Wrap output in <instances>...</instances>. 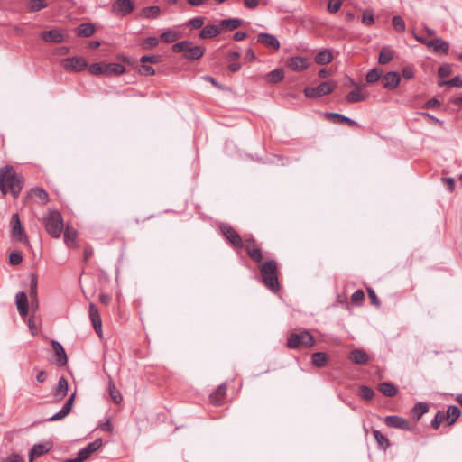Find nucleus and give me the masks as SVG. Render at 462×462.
Segmentation results:
<instances>
[{
    "instance_id": "nucleus-1",
    "label": "nucleus",
    "mask_w": 462,
    "mask_h": 462,
    "mask_svg": "<svg viewBox=\"0 0 462 462\" xmlns=\"http://www.w3.org/2000/svg\"><path fill=\"white\" fill-rule=\"evenodd\" d=\"M23 177L16 173L13 166L0 168V191L3 195L10 192L13 197L17 198L23 189Z\"/></svg>"
},
{
    "instance_id": "nucleus-2",
    "label": "nucleus",
    "mask_w": 462,
    "mask_h": 462,
    "mask_svg": "<svg viewBox=\"0 0 462 462\" xmlns=\"http://www.w3.org/2000/svg\"><path fill=\"white\" fill-rule=\"evenodd\" d=\"M259 269L262 281L266 288L273 292H277L280 289L277 263L274 260H268L263 263Z\"/></svg>"
},
{
    "instance_id": "nucleus-3",
    "label": "nucleus",
    "mask_w": 462,
    "mask_h": 462,
    "mask_svg": "<svg viewBox=\"0 0 462 462\" xmlns=\"http://www.w3.org/2000/svg\"><path fill=\"white\" fill-rule=\"evenodd\" d=\"M46 232L53 238H59L64 229L63 218L60 211L48 209L42 217Z\"/></svg>"
},
{
    "instance_id": "nucleus-4",
    "label": "nucleus",
    "mask_w": 462,
    "mask_h": 462,
    "mask_svg": "<svg viewBox=\"0 0 462 462\" xmlns=\"http://www.w3.org/2000/svg\"><path fill=\"white\" fill-rule=\"evenodd\" d=\"M314 344L313 336L306 329L291 333L287 340V346L291 349L311 347Z\"/></svg>"
},
{
    "instance_id": "nucleus-5",
    "label": "nucleus",
    "mask_w": 462,
    "mask_h": 462,
    "mask_svg": "<svg viewBox=\"0 0 462 462\" xmlns=\"http://www.w3.org/2000/svg\"><path fill=\"white\" fill-rule=\"evenodd\" d=\"M172 51L177 53L184 52V57L188 60H198L205 53L204 47L193 45L188 41H182L173 44Z\"/></svg>"
},
{
    "instance_id": "nucleus-6",
    "label": "nucleus",
    "mask_w": 462,
    "mask_h": 462,
    "mask_svg": "<svg viewBox=\"0 0 462 462\" xmlns=\"http://www.w3.org/2000/svg\"><path fill=\"white\" fill-rule=\"evenodd\" d=\"M337 85L333 81H325L317 87H307L304 89V95L307 97H319L328 95L334 91Z\"/></svg>"
},
{
    "instance_id": "nucleus-7",
    "label": "nucleus",
    "mask_w": 462,
    "mask_h": 462,
    "mask_svg": "<svg viewBox=\"0 0 462 462\" xmlns=\"http://www.w3.org/2000/svg\"><path fill=\"white\" fill-rule=\"evenodd\" d=\"M61 66L67 71L80 72L88 68V62L84 58L76 56L63 59Z\"/></svg>"
},
{
    "instance_id": "nucleus-8",
    "label": "nucleus",
    "mask_w": 462,
    "mask_h": 462,
    "mask_svg": "<svg viewBox=\"0 0 462 462\" xmlns=\"http://www.w3.org/2000/svg\"><path fill=\"white\" fill-rule=\"evenodd\" d=\"M11 225H12V230H11V236L14 239L23 242L28 244V237L25 234L24 228L22 226V223L20 221V217L18 214H14L11 217Z\"/></svg>"
},
{
    "instance_id": "nucleus-9",
    "label": "nucleus",
    "mask_w": 462,
    "mask_h": 462,
    "mask_svg": "<svg viewBox=\"0 0 462 462\" xmlns=\"http://www.w3.org/2000/svg\"><path fill=\"white\" fill-rule=\"evenodd\" d=\"M26 199L41 206H45L50 200L48 192L40 187L32 188L27 193Z\"/></svg>"
},
{
    "instance_id": "nucleus-10",
    "label": "nucleus",
    "mask_w": 462,
    "mask_h": 462,
    "mask_svg": "<svg viewBox=\"0 0 462 462\" xmlns=\"http://www.w3.org/2000/svg\"><path fill=\"white\" fill-rule=\"evenodd\" d=\"M222 235L235 246L243 248L244 242L239 234L229 225L220 226Z\"/></svg>"
},
{
    "instance_id": "nucleus-11",
    "label": "nucleus",
    "mask_w": 462,
    "mask_h": 462,
    "mask_svg": "<svg viewBox=\"0 0 462 462\" xmlns=\"http://www.w3.org/2000/svg\"><path fill=\"white\" fill-rule=\"evenodd\" d=\"M243 247H245L247 254L253 261H254L258 263H262V261H263L262 251L257 246L254 239H253V238L245 239L244 242Z\"/></svg>"
},
{
    "instance_id": "nucleus-12",
    "label": "nucleus",
    "mask_w": 462,
    "mask_h": 462,
    "mask_svg": "<svg viewBox=\"0 0 462 462\" xmlns=\"http://www.w3.org/2000/svg\"><path fill=\"white\" fill-rule=\"evenodd\" d=\"M384 423L387 427H390V428H395V429H401V430H411L410 422L406 419L397 416V415L386 416L384 418Z\"/></svg>"
},
{
    "instance_id": "nucleus-13",
    "label": "nucleus",
    "mask_w": 462,
    "mask_h": 462,
    "mask_svg": "<svg viewBox=\"0 0 462 462\" xmlns=\"http://www.w3.org/2000/svg\"><path fill=\"white\" fill-rule=\"evenodd\" d=\"M286 65L294 71H301L309 68L310 60L301 56H293L287 60Z\"/></svg>"
},
{
    "instance_id": "nucleus-14",
    "label": "nucleus",
    "mask_w": 462,
    "mask_h": 462,
    "mask_svg": "<svg viewBox=\"0 0 462 462\" xmlns=\"http://www.w3.org/2000/svg\"><path fill=\"white\" fill-rule=\"evenodd\" d=\"M51 344L52 346V349L54 351L56 357L55 364L59 366L66 365L68 363V356L62 345L60 342L53 339L51 340Z\"/></svg>"
},
{
    "instance_id": "nucleus-15",
    "label": "nucleus",
    "mask_w": 462,
    "mask_h": 462,
    "mask_svg": "<svg viewBox=\"0 0 462 462\" xmlns=\"http://www.w3.org/2000/svg\"><path fill=\"white\" fill-rule=\"evenodd\" d=\"M41 39L47 42L60 43L64 42L65 34L61 30L52 29L41 32Z\"/></svg>"
},
{
    "instance_id": "nucleus-16",
    "label": "nucleus",
    "mask_w": 462,
    "mask_h": 462,
    "mask_svg": "<svg viewBox=\"0 0 462 462\" xmlns=\"http://www.w3.org/2000/svg\"><path fill=\"white\" fill-rule=\"evenodd\" d=\"M401 81V77L398 72L395 71H390L387 72L385 75L382 78V85L383 88L392 90L396 88Z\"/></svg>"
},
{
    "instance_id": "nucleus-17",
    "label": "nucleus",
    "mask_w": 462,
    "mask_h": 462,
    "mask_svg": "<svg viewBox=\"0 0 462 462\" xmlns=\"http://www.w3.org/2000/svg\"><path fill=\"white\" fill-rule=\"evenodd\" d=\"M75 397H76V393H73L69 396V398L67 400V402L64 404V406L62 407V409L59 412H57V413L53 414L51 417H50L49 420L50 421L60 420L64 419L66 416H68V414L72 410Z\"/></svg>"
},
{
    "instance_id": "nucleus-18",
    "label": "nucleus",
    "mask_w": 462,
    "mask_h": 462,
    "mask_svg": "<svg viewBox=\"0 0 462 462\" xmlns=\"http://www.w3.org/2000/svg\"><path fill=\"white\" fill-rule=\"evenodd\" d=\"M89 318L97 334L102 335V321L98 310L94 303L89 304Z\"/></svg>"
},
{
    "instance_id": "nucleus-19",
    "label": "nucleus",
    "mask_w": 462,
    "mask_h": 462,
    "mask_svg": "<svg viewBox=\"0 0 462 462\" xmlns=\"http://www.w3.org/2000/svg\"><path fill=\"white\" fill-rule=\"evenodd\" d=\"M227 386L226 383L220 384L209 396L210 402L216 405L219 406L225 402L226 396Z\"/></svg>"
},
{
    "instance_id": "nucleus-20",
    "label": "nucleus",
    "mask_w": 462,
    "mask_h": 462,
    "mask_svg": "<svg viewBox=\"0 0 462 462\" xmlns=\"http://www.w3.org/2000/svg\"><path fill=\"white\" fill-rule=\"evenodd\" d=\"M325 117L334 124L346 123L350 126H359L358 123L353 119L338 113L328 112L325 114Z\"/></svg>"
},
{
    "instance_id": "nucleus-21",
    "label": "nucleus",
    "mask_w": 462,
    "mask_h": 462,
    "mask_svg": "<svg viewBox=\"0 0 462 462\" xmlns=\"http://www.w3.org/2000/svg\"><path fill=\"white\" fill-rule=\"evenodd\" d=\"M427 47L431 49L434 52L447 53L449 49L448 42L442 40L439 37H435L427 42Z\"/></svg>"
},
{
    "instance_id": "nucleus-22",
    "label": "nucleus",
    "mask_w": 462,
    "mask_h": 462,
    "mask_svg": "<svg viewBox=\"0 0 462 462\" xmlns=\"http://www.w3.org/2000/svg\"><path fill=\"white\" fill-rule=\"evenodd\" d=\"M15 303H16L19 314L22 317H26L28 315V311H29L28 298H27V295L23 291H20L16 294Z\"/></svg>"
},
{
    "instance_id": "nucleus-23",
    "label": "nucleus",
    "mask_w": 462,
    "mask_h": 462,
    "mask_svg": "<svg viewBox=\"0 0 462 462\" xmlns=\"http://www.w3.org/2000/svg\"><path fill=\"white\" fill-rule=\"evenodd\" d=\"M257 42L274 50H278L280 48L279 41L273 34L261 32L258 34Z\"/></svg>"
},
{
    "instance_id": "nucleus-24",
    "label": "nucleus",
    "mask_w": 462,
    "mask_h": 462,
    "mask_svg": "<svg viewBox=\"0 0 462 462\" xmlns=\"http://www.w3.org/2000/svg\"><path fill=\"white\" fill-rule=\"evenodd\" d=\"M114 11L122 15L129 14L134 10V4L131 0H117L113 5Z\"/></svg>"
},
{
    "instance_id": "nucleus-25",
    "label": "nucleus",
    "mask_w": 462,
    "mask_h": 462,
    "mask_svg": "<svg viewBox=\"0 0 462 462\" xmlns=\"http://www.w3.org/2000/svg\"><path fill=\"white\" fill-rule=\"evenodd\" d=\"M68 381L65 377H60L59 379L58 384L54 387L52 391L53 396L57 401L62 400L68 393Z\"/></svg>"
},
{
    "instance_id": "nucleus-26",
    "label": "nucleus",
    "mask_w": 462,
    "mask_h": 462,
    "mask_svg": "<svg viewBox=\"0 0 462 462\" xmlns=\"http://www.w3.org/2000/svg\"><path fill=\"white\" fill-rule=\"evenodd\" d=\"M350 359L356 365H366L370 358L366 352L361 349H355L350 353Z\"/></svg>"
},
{
    "instance_id": "nucleus-27",
    "label": "nucleus",
    "mask_w": 462,
    "mask_h": 462,
    "mask_svg": "<svg viewBox=\"0 0 462 462\" xmlns=\"http://www.w3.org/2000/svg\"><path fill=\"white\" fill-rule=\"evenodd\" d=\"M77 237H78V232L70 228L69 226H67L64 230V243L68 247H77Z\"/></svg>"
},
{
    "instance_id": "nucleus-28",
    "label": "nucleus",
    "mask_w": 462,
    "mask_h": 462,
    "mask_svg": "<svg viewBox=\"0 0 462 462\" xmlns=\"http://www.w3.org/2000/svg\"><path fill=\"white\" fill-rule=\"evenodd\" d=\"M51 448L49 444H36L34 445L29 455V462H32L35 457H38L45 453H47Z\"/></svg>"
},
{
    "instance_id": "nucleus-29",
    "label": "nucleus",
    "mask_w": 462,
    "mask_h": 462,
    "mask_svg": "<svg viewBox=\"0 0 462 462\" xmlns=\"http://www.w3.org/2000/svg\"><path fill=\"white\" fill-rule=\"evenodd\" d=\"M460 414L461 411L457 406H448L447 411L445 412L448 426L454 424L455 421L459 418Z\"/></svg>"
},
{
    "instance_id": "nucleus-30",
    "label": "nucleus",
    "mask_w": 462,
    "mask_h": 462,
    "mask_svg": "<svg viewBox=\"0 0 462 462\" xmlns=\"http://www.w3.org/2000/svg\"><path fill=\"white\" fill-rule=\"evenodd\" d=\"M333 54L330 50L325 49L315 56V62L319 65L328 64L333 60Z\"/></svg>"
},
{
    "instance_id": "nucleus-31",
    "label": "nucleus",
    "mask_w": 462,
    "mask_h": 462,
    "mask_svg": "<svg viewBox=\"0 0 462 462\" xmlns=\"http://www.w3.org/2000/svg\"><path fill=\"white\" fill-rule=\"evenodd\" d=\"M367 94L356 88L346 95V99L349 103H356L365 100Z\"/></svg>"
},
{
    "instance_id": "nucleus-32",
    "label": "nucleus",
    "mask_w": 462,
    "mask_h": 462,
    "mask_svg": "<svg viewBox=\"0 0 462 462\" xmlns=\"http://www.w3.org/2000/svg\"><path fill=\"white\" fill-rule=\"evenodd\" d=\"M221 29L217 25H207L199 32L200 38H213L220 34Z\"/></svg>"
},
{
    "instance_id": "nucleus-33",
    "label": "nucleus",
    "mask_w": 462,
    "mask_h": 462,
    "mask_svg": "<svg viewBox=\"0 0 462 462\" xmlns=\"http://www.w3.org/2000/svg\"><path fill=\"white\" fill-rule=\"evenodd\" d=\"M125 71L124 65L120 63H108L105 64L106 75H121Z\"/></svg>"
},
{
    "instance_id": "nucleus-34",
    "label": "nucleus",
    "mask_w": 462,
    "mask_h": 462,
    "mask_svg": "<svg viewBox=\"0 0 462 462\" xmlns=\"http://www.w3.org/2000/svg\"><path fill=\"white\" fill-rule=\"evenodd\" d=\"M379 391L387 397H393L396 395L398 392L397 387L393 383L388 382L380 383Z\"/></svg>"
},
{
    "instance_id": "nucleus-35",
    "label": "nucleus",
    "mask_w": 462,
    "mask_h": 462,
    "mask_svg": "<svg viewBox=\"0 0 462 462\" xmlns=\"http://www.w3.org/2000/svg\"><path fill=\"white\" fill-rule=\"evenodd\" d=\"M109 395L115 403H121L123 397L121 393L116 389L115 383L110 379L108 383Z\"/></svg>"
},
{
    "instance_id": "nucleus-36",
    "label": "nucleus",
    "mask_w": 462,
    "mask_h": 462,
    "mask_svg": "<svg viewBox=\"0 0 462 462\" xmlns=\"http://www.w3.org/2000/svg\"><path fill=\"white\" fill-rule=\"evenodd\" d=\"M180 38V34L174 30H167L161 34V40L166 43H171Z\"/></svg>"
},
{
    "instance_id": "nucleus-37",
    "label": "nucleus",
    "mask_w": 462,
    "mask_h": 462,
    "mask_svg": "<svg viewBox=\"0 0 462 462\" xmlns=\"http://www.w3.org/2000/svg\"><path fill=\"white\" fill-rule=\"evenodd\" d=\"M393 51L388 47H383L379 54L378 62L382 65L387 64L393 60Z\"/></svg>"
},
{
    "instance_id": "nucleus-38",
    "label": "nucleus",
    "mask_w": 462,
    "mask_h": 462,
    "mask_svg": "<svg viewBox=\"0 0 462 462\" xmlns=\"http://www.w3.org/2000/svg\"><path fill=\"white\" fill-rule=\"evenodd\" d=\"M161 9L159 6H148L142 10V16L147 19H154L160 15Z\"/></svg>"
},
{
    "instance_id": "nucleus-39",
    "label": "nucleus",
    "mask_w": 462,
    "mask_h": 462,
    "mask_svg": "<svg viewBox=\"0 0 462 462\" xmlns=\"http://www.w3.org/2000/svg\"><path fill=\"white\" fill-rule=\"evenodd\" d=\"M95 32V27L91 23H82L77 28L79 36L89 37Z\"/></svg>"
},
{
    "instance_id": "nucleus-40",
    "label": "nucleus",
    "mask_w": 462,
    "mask_h": 462,
    "mask_svg": "<svg viewBox=\"0 0 462 462\" xmlns=\"http://www.w3.org/2000/svg\"><path fill=\"white\" fill-rule=\"evenodd\" d=\"M284 77V72L282 69H276L266 74L265 78L268 82L277 83L280 82Z\"/></svg>"
},
{
    "instance_id": "nucleus-41",
    "label": "nucleus",
    "mask_w": 462,
    "mask_h": 462,
    "mask_svg": "<svg viewBox=\"0 0 462 462\" xmlns=\"http://www.w3.org/2000/svg\"><path fill=\"white\" fill-rule=\"evenodd\" d=\"M312 364L317 367H323L327 361V355L323 352H316L311 356Z\"/></svg>"
},
{
    "instance_id": "nucleus-42",
    "label": "nucleus",
    "mask_w": 462,
    "mask_h": 462,
    "mask_svg": "<svg viewBox=\"0 0 462 462\" xmlns=\"http://www.w3.org/2000/svg\"><path fill=\"white\" fill-rule=\"evenodd\" d=\"M429 406L428 404L424 402H418L413 408H412V415L416 420H420V417L428 412Z\"/></svg>"
},
{
    "instance_id": "nucleus-43",
    "label": "nucleus",
    "mask_w": 462,
    "mask_h": 462,
    "mask_svg": "<svg viewBox=\"0 0 462 462\" xmlns=\"http://www.w3.org/2000/svg\"><path fill=\"white\" fill-rule=\"evenodd\" d=\"M220 24L228 30H235L242 24V20L238 18L225 19L220 22Z\"/></svg>"
},
{
    "instance_id": "nucleus-44",
    "label": "nucleus",
    "mask_w": 462,
    "mask_h": 462,
    "mask_svg": "<svg viewBox=\"0 0 462 462\" xmlns=\"http://www.w3.org/2000/svg\"><path fill=\"white\" fill-rule=\"evenodd\" d=\"M47 6L45 0H29L27 7L30 12H38Z\"/></svg>"
},
{
    "instance_id": "nucleus-45",
    "label": "nucleus",
    "mask_w": 462,
    "mask_h": 462,
    "mask_svg": "<svg viewBox=\"0 0 462 462\" xmlns=\"http://www.w3.org/2000/svg\"><path fill=\"white\" fill-rule=\"evenodd\" d=\"M373 434L379 447H381L383 449H386L389 447L390 443L388 439L384 435H383L379 430H374Z\"/></svg>"
},
{
    "instance_id": "nucleus-46",
    "label": "nucleus",
    "mask_w": 462,
    "mask_h": 462,
    "mask_svg": "<svg viewBox=\"0 0 462 462\" xmlns=\"http://www.w3.org/2000/svg\"><path fill=\"white\" fill-rule=\"evenodd\" d=\"M382 77V71L376 68L369 70V72L366 74L365 79L367 83L373 84L377 82L380 78Z\"/></svg>"
},
{
    "instance_id": "nucleus-47",
    "label": "nucleus",
    "mask_w": 462,
    "mask_h": 462,
    "mask_svg": "<svg viewBox=\"0 0 462 462\" xmlns=\"http://www.w3.org/2000/svg\"><path fill=\"white\" fill-rule=\"evenodd\" d=\"M90 452L86 448L80 449L75 458L67 459L65 462H83L89 457Z\"/></svg>"
},
{
    "instance_id": "nucleus-48",
    "label": "nucleus",
    "mask_w": 462,
    "mask_h": 462,
    "mask_svg": "<svg viewBox=\"0 0 462 462\" xmlns=\"http://www.w3.org/2000/svg\"><path fill=\"white\" fill-rule=\"evenodd\" d=\"M392 23L396 32H404L405 23H404V20L401 16H399V15L393 16L392 19Z\"/></svg>"
},
{
    "instance_id": "nucleus-49",
    "label": "nucleus",
    "mask_w": 462,
    "mask_h": 462,
    "mask_svg": "<svg viewBox=\"0 0 462 462\" xmlns=\"http://www.w3.org/2000/svg\"><path fill=\"white\" fill-rule=\"evenodd\" d=\"M360 396L365 400H372L374 396V390L366 385H362L359 389Z\"/></svg>"
},
{
    "instance_id": "nucleus-50",
    "label": "nucleus",
    "mask_w": 462,
    "mask_h": 462,
    "mask_svg": "<svg viewBox=\"0 0 462 462\" xmlns=\"http://www.w3.org/2000/svg\"><path fill=\"white\" fill-rule=\"evenodd\" d=\"M445 420L447 421V419L445 417V412L439 411L436 413L435 418L433 419V420L431 422V426L433 429L438 430L439 428L440 424Z\"/></svg>"
},
{
    "instance_id": "nucleus-51",
    "label": "nucleus",
    "mask_w": 462,
    "mask_h": 462,
    "mask_svg": "<svg viewBox=\"0 0 462 462\" xmlns=\"http://www.w3.org/2000/svg\"><path fill=\"white\" fill-rule=\"evenodd\" d=\"M365 300V293L362 290H356L351 296V301L356 305H361Z\"/></svg>"
},
{
    "instance_id": "nucleus-52",
    "label": "nucleus",
    "mask_w": 462,
    "mask_h": 462,
    "mask_svg": "<svg viewBox=\"0 0 462 462\" xmlns=\"http://www.w3.org/2000/svg\"><path fill=\"white\" fill-rule=\"evenodd\" d=\"M89 72L93 75H101L105 74V64L102 65L100 63H93L88 68Z\"/></svg>"
},
{
    "instance_id": "nucleus-53",
    "label": "nucleus",
    "mask_w": 462,
    "mask_h": 462,
    "mask_svg": "<svg viewBox=\"0 0 462 462\" xmlns=\"http://www.w3.org/2000/svg\"><path fill=\"white\" fill-rule=\"evenodd\" d=\"M23 256L19 252H12L9 255V263L12 265H18L22 263Z\"/></svg>"
},
{
    "instance_id": "nucleus-54",
    "label": "nucleus",
    "mask_w": 462,
    "mask_h": 462,
    "mask_svg": "<svg viewBox=\"0 0 462 462\" xmlns=\"http://www.w3.org/2000/svg\"><path fill=\"white\" fill-rule=\"evenodd\" d=\"M362 22L367 26L372 25L374 23V14L371 11L364 12L362 15Z\"/></svg>"
},
{
    "instance_id": "nucleus-55",
    "label": "nucleus",
    "mask_w": 462,
    "mask_h": 462,
    "mask_svg": "<svg viewBox=\"0 0 462 462\" xmlns=\"http://www.w3.org/2000/svg\"><path fill=\"white\" fill-rule=\"evenodd\" d=\"M342 5L341 0H329L328 9L330 13H337Z\"/></svg>"
},
{
    "instance_id": "nucleus-56",
    "label": "nucleus",
    "mask_w": 462,
    "mask_h": 462,
    "mask_svg": "<svg viewBox=\"0 0 462 462\" xmlns=\"http://www.w3.org/2000/svg\"><path fill=\"white\" fill-rule=\"evenodd\" d=\"M161 60V56L159 55H151V56H147V55H144V56H142L140 58V61L142 63H158L160 62Z\"/></svg>"
},
{
    "instance_id": "nucleus-57",
    "label": "nucleus",
    "mask_w": 462,
    "mask_h": 462,
    "mask_svg": "<svg viewBox=\"0 0 462 462\" xmlns=\"http://www.w3.org/2000/svg\"><path fill=\"white\" fill-rule=\"evenodd\" d=\"M0 462H24L22 456L13 453L0 460Z\"/></svg>"
},
{
    "instance_id": "nucleus-58",
    "label": "nucleus",
    "mask_w": 462,
    "mask_h": 462,
    "mask_svg": "<svg viewBox=\"0 0 462 462\" xmlns=\"http://www.w3.org/2000/svg\"><path fill=\"white\" fill-rule=\"evenodd\" d=\"M159 43V40L156 37H148L146 38L143 42V46L144 49H150L157 46Z\"/></svg>"
},
{
    "instance_id": "nucleus-59",
    "label": "nucleus",
    "mask_w": 462,
    "mask_h": 462,
    "mask_svg": "<svg viewBox=\"0 0 462 462\" xmlns=\"http://www.w3.org/2000/svg\"><path fill=\"white\" fill-rule=\"evenodd\" d=\"M204 24V18L203 17H195L189 20V25L192 29H199Z\"/></svg>"
},
{
    "instance_id": "nucleus-60",
    "label": "nucleus",
    "mask_w": 462,
    "mask_h": 462,
    "mask_svg": "<svg viewBox=\"0 0 462 462\" xmlns=\"http://www.w3.org/2000/svg\"><path fill=\"white\" fill-rule=\"evenodd\" d=\"M139 72L142 74V75H145V76H151V75H154L155 73V70L153 69L152 67H151L150 65H146L145 63H143L140 68H139Z\"/></svg>"
},
{
    "instance_id": "nucleus-61",
    "label": "nucleus",
    "mask_w": 462,
    "mask_h": 462,
    "mask_svg": "<svg viewBox=\"0 0 462 462\" xmlns=\"http://www.w3.org/2000/svg\"><path fill=\"white\" fill-rule=\"evenodd\" d=\"M102 446V439H97L95 441L90 442L86 448L92 454L97 451Z\"/></svg>"
},
{
    "instance_id": "nucleus-62",
    "label": "nucleus",
    "mask_w": 462,
    "mask_h": 462,
    "mask_svg": "<svg viewBox=\"0 0 462 462\" xmlns=\"http://www.w3.org/2000/svg\"><path fill=\"white\" fill-rule=\"evenodd\" d=\"M367 293H368V297L371 300V303L373 305H374L375 307H379L380 306V300L376 295V293L374 292V291L373 289H368L367 290Z\"/></svg>"
},
{
    "instance_id": "nucleus-63",
    "label": "nucleus",
    "mask_w": 462,
    "mask_h": 462,
    "mask_svg": "<svg viewBox=\"0 0 462 462\" xmlns=\"http://www.w3.org/2000/svg\"><path fill=\"white\" fill-rule=\"evenodd\" d=\"M450 73H451V67L448 64H444V65L440 66L439 69V75L441 78H446V77L449 76Z\"/></svg>"
},
{
    "instance_id": "nucleus-64",
    "label": "nucleus",
    "mask_w": 462,
    "mask_h": 462,
    "mask_svg": "<svg viewBox=\"0 0 462 462\" xmlns=\"http://www.w3.org/2000/svg\"><path fill=\"white\" fill-rule=\"evenodd\" d=\"M443 84H447V85H450V86H454V87H457V88H462V79L460 77L457 76L448 81L443 82Z\"/></svg>"
}]
</instances>
